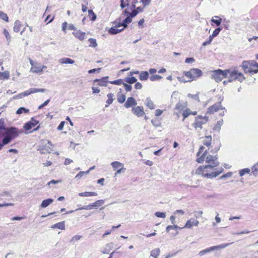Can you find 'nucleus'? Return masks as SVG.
Here are the masks:
<instances>
[{
	"mask_svg": "<svg viewBox=\"0 0 258 258\" xmlns=\"http://www.w3.org/2000/svg\"><path fill=\"white\" fill-rule=\"evenodd\" d=\"M217 166H213L206 165L205 166H200L196 170V173L201 174L207 178H212L217 177L222 171V168H215Z\"/></svg>",
	"mask_w": 258,
	"mask_h": 258,
	"instance_id": "obj_1",
	"label": "nucleus"
},
{
	"mask_svg": "<svg viewBox=\"0 0 258 258\" xmlns=\"http://www.w3.org/2000/svg\"><path fill=\"white\" fill-rule=\"evenodd\" d=\"M1 135L4 136V138L1 143L4 146L10 143L13 139L18 137L19 132L18 129L15 127H11L9 129H6L5 127L2 126H0Z\"/></svg>",
	"mask_w": 258,
	"mask_h": 258,
	"instance_id": "obj_2",
	"label": "nucleus"
},
{
	"mask_svg": "<svg viewBox=\"0 0 258 258\" xmlns=\"http://www.w3.org/2000/svg\"><path fill=\"white\" fill-rule=\"evenodd\" d=\"M227 78H228V82H231L237 80L240 82H242L245 78L243 74L239 72L237 68H232L226 70Z\"/></svg>",
	"mask_w": 258,
	"mask_h": 258,
	"instance_id": "obj_3",
	"label": "nucleus"
},
{
	"mask_svg": "<svg viewBox=\"0 0 258 258\" xmlns=\"http://www.w3.org/2000/svg\"><path fill=\"white\" fill-rule=\"evenodd\" d=\"M184 75L189 80L187 81H183V82H191L195 80L197 78H199L201 77L202 74V71L199 69L196 68L191 69L189 71H185L183 72Z\"/></svg>",
	"mask_w": 258,
	"mask_h": 258,
	"instance_id": "obj_4",
	"label": "nucleus"
},
{
	"mask_svg": "<svg viewBox=\"0 0 258 258\" xmlns=\"http://www.w3.org/2000/svg\"><path fill=\"white\" fill-rule=\"evenodd\" d=\"M29 62L31 65L30 72L33 73L41 74L43 72L44 70L47 68L46 66L43 65L40 62L34 61L31 58H29Z\"/></svg>",
	"mask_w": 258,
	"mask_h": 258,
	"instance_id": "obj_5",
	"label": "nucleus"
},
{
	"mask_svg": "<svg viewBox=\"0 0 258 258\" xmlns=\"http://www.w3.org/2000/svg\"><path fill=\"white\" fill-rule=\"evenodd\" d=\"M232 243H233V242H232L231 243H223V244H220L218 245L211 246L210 247L206 248L204 250L200 251L199 252V255L200 256H203L204 255L212 251L224 249V248L227 247V246H228L229 245H230Z\"/></svg>",
	"mask_w": 258,
	"mask_h": 258,
	"instance_id": "obj_6",
	"label": "nucleus"
},
{
	"mask_svg": "<svg viewBox=\"0 0 258 258\" xmlns=\"http://www.w3.org/2000/svg\"><path fill=\"white\" fill-rule=\"evenodd\" d=\"M226 78H227L226 70L222 71L220 69H218L212 72V78L217 82H220L223 79Z\"/></svg>",
	"mask_w": 258,
	"mask_h": 258,
	"instance_id": "obj_7",
	"label": "nucleus"
},
{
	"mask_svg": "<svg viewBox=\"0 0 258 258\" xmlns=\"http://www.w3.org/2000/svg\"><path fill=\"white\" fill-rule=\"evenodd\" d=\"M208 120L207 116H198L195 118V122L192 124V126L196 130L198 128L202 129V125L205 124Z\"/></svg>",
	"mask_w": 258,
	"mask_h": 258,
	"instance_id": "obj_8",
	"label": "nucleus"
},
{
	"mask_svg": "<svg viewBox=\"0 0 258 258\" xmlns=\"http://www.w3.org/2000/svg\"><path fill=\"white\" fill-rule=\"evenodd\" d=\"M242 67L244 72L247 73L250 69L258 68V63L254 60L244 61L242 62Z\"/></svg>",
	"mask_w": 258,
	"mask_h": 258,
	"instance_id": "obj_9",
	"label": "nucleus"
},
{
	"mask_svg": "<svg viewBox=\"0 0 258 258\" xmlns=\"http://www.w3.org/2000/svg\"><path fill=\"white\" fill-rule=\"evenodd\" d=\"M217 159V155H215L214 156L209 155L206 157V162L207 163V165H210L213 166H218L219 165V163Z\"/></svg>",
	"mask_w": 258,
	"mask_h": 258,
	"instance_id": "obj_10",
	"label": "nucleus"
},
{
	"mask_svg": "<svg viewBox=\"0 0 258 258\" xmlns=\"http://www.w3.org/2000/svg\"><path fill=\"white\" fill-rule=\"evenodd\" d=\"M118 22L117 20L112 22L114 26L108 30V33L109 34L112 35L116 34L124 30V28L118 26Z\"/></svg>",
	"mask_w": 258,
	"mask_h": 258,
	"instance_id": "obj_11",
	"label": "nucleus"
},
{
	"mask_svg": "<svg viewBox=\"0 0 258 258\" xmlns=\"http://www.w3.org/2000/svg\"><path fill=\"white\" fill-rule=\"evenodd\" d=\"M45 91V89H38L35 88H31L24 92L20 93V96H27L31 94L37 93V92H44Z\"/></svg>",
	"mask_w": 258,
	"mask_h": 258,
	"instance_id": "obj_12",
	"label": "nucleus"
},
{
	"mask_svg": "<svg viewBox=\"0 0 258 258\" xmlns=\"http://www.w3.org/2000/svg\"><path fill=\"white\" fill-rule=\"evenodd\" d=\"M220 108L221 109H224L225 108H222L221 106V102L216 103L212 106L209 107L208 108L207 113L212 114L217 112Z\"/></svg>",
	"mask_w": 258,
	"mask_h": 258,
	"instance_id": "obj_13",
	"label": "nucleus"
},
{
	"mask_svg": "<svg viewBox=\"0 0 258 258\" xmlns=\"http://www.w3.org/2000/svg\"><path fill=\"white\" fill-rule=\"evenodd\" d=\"M133 113L138 117H142L145 115V113L144 110V107L143 106H135L133 107L132 109Z\"/></svg>",
	"mask_w": 258,
	"mask_h": 258,
	"instance_id": "obj_14",
	"label": "nucleus"
},
{
	"mask_svg": "<svg viewBox=\"0 0 258 258\" xmlns=\"http://www.w3.org/2000/svg\"><path fill=\"white\" fill-rule=\"evenodd\" d=\"M39 123L38 121L36 120L34 117H32L31 120L25 124L24 128L26 130H30L33 127Z\"/></svg>",
	"mask_w": 258,
	"mask_h": 258,
	"instance_id": "obj_15",
	"label": "nucleus"
},
{
	"mask_svg": "<svg viewBox=\"0 0 258 258\" xmlns=\"http://www.w3.org/2000/svg\"><path fill=\"white\" fill-rule=\"evenodd\" d=\"M137 104V103L133 97H128L126 101L124 104V106L126 108H128L130 107L135 106Z\"/></svg>",
	"mask_w": 258,
	"mask_h": 258,
	"instance_id": "obj_16",
	"label": "nucleus"
},
{
	"mask_svg": "<svg viewBox=\"0 0 258 258\" xmlns=\"http://www.w3.org/2000/svg\"><path fill=\"white\" fill-rule=\"evenodd\" d=\"M132 21V18L128 16L126 18L122 21V23L120 22V19H119V21L118 23V26L122 27L124 28H126L127 26V24L131 23Z\"/></svg>",
	"mask_w": 258,
	"mask_h": 258,
	"instance_id": "obj_17",
	"label": "nucleus"
},
{
	"mask_svg": "<svg viewBox=\"0 0 258 258\" xmlns=\"http://www.w3.org/2000/svg\"><path fill=\"white\" fill-rule=\"evenodd\" d=\"M199 223V221L191 218L186 222L184 228H190L192 226H197Z\"/></svg>",
	"mask_w": 258,
	"mask_h": 258,
	"instance_id": "obj_18",
	"label": "nucleus"
},
{
	"mask_svg": "<svg viewBox=\"0 0 258 258\" xmlns=\"http://www.w3.org/2000/svg\"><path fill=\"white\" fill-rule=\"evenodd\" d=\"M73 35L80 40H83L85 39L86 33L81 32L80 30H77L73 32Z\"/></svg>",
	"mask_w": 258,
	"mask_h": 258,
	"instance_id": "obj_19",
	"label": "nucleus"
},
{
	"mask_svg": "<svg viewBox=\"0 0 258 258\" xmlns=\"http://www.w3.org/2000/svg\"><path fill=\"white\" fill-rule=\"evenodd\" d=\"M108 78V77H105L102 78L101 79H96L94 80V82H97V85L100 86H106L107 83V79Z\"/></svg>",
	"mask_w": 258,
	"mask_h": 258,
	"instance_id": "obj_20",
	"label": "nucleus"
},
{
	"mask_svg": "<svg viewBox=\"0 0 258 258\" xmlns=\"http://www.w3.org/2000/svg\"><path fill=\"white\" fill-rule=\"evenodd\" d=\"M104 203H105L104 200H99L92 204H89V206H90V209L91 210L93 208H96L98 207H100V206L103 205L104 204Z\"/></svg>",
	"mask_w": 258,
	"mask_h": 258,
	"instance_id": "obj_21",
	"label": "nucleus"
},
{
	"mask_svg": "<svg viewBox=\"0 0 258 258\" xmlns=\"http://www.w3.org/2000/svg\"><path fill=\"white\" fill-rule=\"evenodd\" d=\"M51 228L55 229L57 228L60 230H64L65 229V224L64 221H62L60 222H58L56 223L51 226Z\"/></svg>",
	"mask_w": 258,
	"mask_h": 258,
	"instance_id": "obj_22",
	"label": "nucleus"
},
{
	"mask_svg": "<svg viewBox=\"0 0 258 258\" xmlns=\"http://www.w3.org/2000/svg\"><path fill=\"white\" fill-rule=\"evenodd\" d=\"M58 62L62 64H73L75 62L74 60L68 57L61 58L58 60Z\"/></svg>",
	"mask_w": 258,
	"mask_h": 258,
	"instance_id": "obj_23",
	"label": "nucleus"
},
{
	"mask_svg": "<svg viewBox=\"0 0 258 258\" xmlns=\"http://www.w3.org/2000/svg\"><path fill=\"white\" fill-rule=\"evenodd\" d=\"M111 165L114 170H116L119 169V168L124 167V164L118 162V161H114L111 163Z\"/></svg>",
	"mask_w": 258,
	"mask_h": 258,
	"instance_id": "obj_24",
	"label": "nucleus"
},
{
	"mask_svg": "<svg viewBox=\"0 0 258 258\" xmlns=\"http://www.w3.org/2000/svg\"><path fill=\"white\" fill-rule=\"evenodd\" d=\"M121 89H120V92L117 94V101L119 103H123L125 100V95L121 93Z\"/></svg>",
	"mask_w": 258,
	"mask_h": 258,
	"instance_id": "obj_25",
	"label": "nucleus"
},
{
	"mask_svg": "<svg viewBox=\"0 0 258 258\" xmlns=\"http://www.w3.org/2000/svg\"><path fill=\"white\" fill-rule=\"evenodd\" d=\"M53 200L50 198L44 200L42 201L40 205V207L42 208H45L48 206L50 204H51L53 202Z\"/></svg>",
	"mask_w": 258,
	"mask_h": 258,
	"instance_id": "obj_26",
	"label": "nucleus"
},
{
	"mask_svg": "<svg viewBox=\"0 0 258 258\" xmlns=\"http://www.w3.org/2000/svg\"><path fill=\"white\" fill-rule=\"evenodd\" d=\"M145 104L150 109H154L155 108V105L150 98H147L146 99Z\"/></svg>",
	"mask_w": 258,
	"mask_h": 258,
	"instance_id": "obj_27",
	"label": "nucleus"
},
{
	"mask_svg": "<svg viewBox=\"0 0 258 258\" xmlns=\"http://www.w3.org/2000/svg\"><path fill=\"white\" fill-rule=\"evenodd\" d=\"M107 97L108 98V99L106 100V104L105 105V107H107L109 105L112 103L114 99V94L113 93H109L107 95Z\"/></svg>",
	"mask_w": 258,
	"mask_h": 258,
	"instance_id": "obj_28",
	"label": "nucleus"
},
{
	"mask_svg": "<svg viewBox=\"0 0 258 258\" xmlns=\"http://www.w3.org/2000/svg\"><path fill=\"white\" fill-rule=\"evenodd\" d=\"M211 22L216 24L217 26H219L222 22V19L218 16H215L211 19Z\"/></svg>",
	"mask_w": 258,
	"mask_h": 258,
	"instance_id": "obj_29",
	"label": "nucleus"
},
{
	"mask_svg": "<svg viewBox=\"0 0 258 258\" xmlns=\"http://www.w3.org/2000/svg\"><path fill=\"white\" fill-rule=\"evenodd\" d=\"M79 196L80 197H90V196H96L97 194L96 192L85 191L83 192H80Z\"/></svg>",
	"mask_w": 258,
	"mask_h": 258,
	"instance_id": "obj_30",
	"label": "nucleus"
},
{
	"mask_svg": "<svg viewBox=\"0 0 258 258\" xmlns=\"http://www.w3.org/2000/svg\"><path fill=\"white\" fill-rule=\"evenodd\" d=\"M149 77V73L147 71L141 72L140 74L139 79L141 81L147 80Z\"/></svg>",
	"mask_w": 258,
	"mask_h": 258,
	"instance_id": "obj_31",
	"label": "nucleus"
},
{
	"mask_svg": "<svg viewBox=\"0 0 258 258\" xmlns=\"http://www.w3.org/2000/svg\"><path fill=\"white\" fill-rule=\"evenodd\" d=\"M212 137L211 136H206L204 141L203 144L208 147H209L211 145Z\"/></svg>",
	"mask_w": 258,
	"mask_h": 258,
	"instance_id": "obj_32",
	"label": "nucleus"
},
{
	"mask_svg": "<svg viewBox=\"0 0 258 258\" xmlns=\"http://www.w3.org/2000/svg\"><path fill=\"white\" fill-rule=\"evenodd\" d=\"M113 244L112 242L106 244L103 251H102L103 253H108L113 248Z\"/></svg>",
	"mask_w": 258,
	"mask_h": 258,
	"instance_id": "obj_33",
	"label": "nucleus"
},
{
	"mask_svg": "<svg viewBox=\"0 0 258 258\" xmlns=\"http://www.w3.org/2000/svg\"><path fill=\"white\" fill-rule=\"evenodd\" d=\"M197 113V111L192 112L190 111L189 109H187L184 110L183 112L182 115L183 116L184 120L185 118L187 117L190 114L196 115Z\"/></svg>",
	"mask_w": 258,
	"mask_h": 258,
	"instance_id": "obj_34",
	"label": "nucleus"
},
{
	"mask_svg": "<svg viewBox=\"0 0 258 258\" xmlns=\"http://www.w3.org/2000/svg\"><path fill=\"white\" fill-rule=\"evenodd\" d=\"M160 250L159 248H155L151 251L150 255L154 258H158L160 254Z\"/></svg>",
	"mask_w": 258,
	"mask_h": 258,
	"instance_id": "obj_35",
	"label": "nucleus"
},
{
	"mask_svg": "<svg viewBox=\"0 0 258 258\" xmlns=\"http://www.w3.org/2000/svg\"><path fill=\"white\" fill-rule=\"evenodd\" d=\"M21 26V22L19 20H16L14 24V28H13L14 31L15 32H19L20 30Z\"/></svg>",
	"mask_w": 258,
	"mask_h": 258,
	"instance_id": "obj_36",
	"label": "nucleus"
},
{
	"mask_svg": "<svg viewBox=\"0 0 258 258\" xmlns=\"http://www.w3.org/2000/svg\"><path fill=\"white\" fill-rule=\"evenodd\" d=\"M83 236L80 235H75L73 236L70 240V242L72 243H75L76 242L80 240L82 238Z\"/></svg>",
	"mask_w": 258,
	"mask_h": 258,
	"instance_id": "obj_37",
	"label": "nucleus"
},
{
	"mask_svg": "<svg viewBox=\"0 0 258 258\" xmlns=\"http://www.w3.org/2000/svg\"><path fill=\"white\" fill-rule=\"evenodd\" d=\"M10 77V74L8 71H5L2 73H0V79H8Z\"/></svg>",
	"mask_w": 258,
	"mask_h": 258,
	"instance_id": "obj_38",
	"label": "nucleus"
},
{
	"mask_svg": "<svg viewBox=\"0 0 258 258\" xmlns=\"http://www.w3.org/2000/svg\"><path fill=\"white\" fill-rule=\"evenodd\" d=\"M124 81L128 84H132L136 83L137 81V80L135 77H132L125 78Z\"/></svg>",
	"mask_w": 258,
	"mask_h": 258,
	"instance_id": "obj_39",
	"label": "nucleus"
},
{
	"mask_svg": "<svg viewBox=\"0 0 258 258\" xmlns=\"http://www.w3.org/2000/svg\"><path fill=\"white\" fill-rule=\"evenodd\" d=\"M88 41L90 43V44L89 45V47H96L97 46V43L96 42V40L94 38H89L88 39Z\"/></svg>",
	"mask_w": 258,
	"mask_h": 258,
	"instance_id": "obj_40",
	"label": "nucleus"
},
{
	"mask_svg": "<svg viewBox=\"0 0 258 258\" xmlns=\"http://www.w3.org/2000/svg\"><path fill=\"white\" fill-rule=\"evenodd\" d=\"M29 110L28 109H26L25 107H22L19 108L16 111V113L17 114H21L23 113H28L29 112Z\"/></svg>",
	"mask_w": 258,
	"mask_h": 258,
	"instance_id": "obj_41",
	"label": "nucleus"
},
{
	"mask_svg": "<svg viewBox=\"0 0 258 258\" xmlns=\"http://www.w3.org/2000/svg\"><path fill=\"white\" fill-rule=\"evenodd\" d=\"M182 228L179 227L177 225H175L174 224L173 225H168L167 226L166 228V231L167 232H169L170 230L171 229H181Z\"/></svg>",
	"mask_w": 258,
	"mask_h": 258,
	"instance_id": "obj_42",
	"label": "nucleus"
},
{
	"mask_svg": "<svg viewBox=\"0 0 258 258\" xmlns=\"http://www.w3.org/2000/svg\"><path fill=\"white\" fill-rule=\"evenodd\" d=\"M223 120H220L217 121L215 126L214 127V130L217 131H219L221 129V126L223 124Z\"/></svg>",
	"mask_w": 258,
	"mask_h": 258,
	"instance_id": "obj_43",
	"label": "nucleus"
},
{
	"mask_svg": "<svg viewBox=\"0 0 258 258\" xmlns=\"http://www.w3.org/2000/svg\"><path fill=\"white\" fill-rule=\"evenodd\" d=\"M109 83L111 84L117 85H120L121 84H123V83H124L123 82V80L121 79H118L116 80H114V81H109Z\"/></svg>",
	"mask_w": 258,
	"mask_h": 258,
	"instance_id": "obj_44",
	"label": "nucleus"
},
{
	"mask_svg": "<svg viewBox=\"0 0 258 258\" xmlns=\"http://www.w3.org/2000/svg\"><path fill=\"white\" fill-rule=\"evenodd\" d=\"M88 13H89V17L91 20L94 21L96 20V15H95V14L93 12V11L92 10H89Z\"/></svg>",
	"mask_w": 258,
	"mask_h": 258,
	"instance_id": "obj_45",
	"label": "nucleus"
},
{
	"mask_svg": "<svg viewBox=\"0 0 258 258\" xmlns=\"http://www.w3.org/2000/svg\"><path fill=\"white\" fill-rule=\"evenodd\" d=\"M207 153V151L205 150L204 151L203 154L200 157L198 158L197 159V161L198 163H202L204 161V159H205V156H206Z\"/></svg>",
	"mask_w": 258,
	"mask_h": 258,
	"instance_id": "obj_46",
	"label": "nucleus"
},
{
	"mask_svg": "<svg viewBox=\"0 0 258 258\" xmlns=\"http://www.w3.org/2000/svg\"><path fill=\"white\" fill-rule=\"evenodd\" d=\"M221 30L222 29L220 27L217 28L213 31V34L210 36L214 38L215 37L217 36L219 34Z\"/></svg>",
	"mask_w": 258,
	"mask_h": 258,
	"instance_id": "obj_47",
	"label": "nucleus"
},
{
	"mask_svg": "<svg viewBox=\"0 0 258 258\" xmlns=\"http://www.w3.org/2000/svg\"><path fill=\"white\" fill-rule=\"evenodd\" d=\"M0 18L6 22L9 21V18L7 15L2 11H0Z\"/></svg>",
	"mask_w": 258,
	"mask_h": 258,
	"instance_id": "obj_48",
	"label": "nucleus"
},
{
	"mask_svg": "<svg viewBox=\"0 0 258 258\" xmlns=\"http://www.w3.org/2000/svg\"><path fill=\"white\" fill-rule=\"evenodd\" d=\"M162 78V77L158 75H153L150 77V79L151 81H155L156 80H160Z\"/></svg>",
	"mask_w": 258,
	"mask_h": 258,
	"instance_id": "obj_49",
	"label": "nucleus"
},
{
	"mask_svg": "<svg viewBox=\"0 0 258 258\" xmlns=\"http://www.w3.org/2000/svg\"><path fill=\"white\" fill-rule=\"evenodd\" d=\"M252 172L254 175H258V162L253 166Z\"/></svg>",
	"mask_w": 258,
	"mask_h": 258,
	"instance_id": "obj_50",
	"label": "nucleus"
},
{
	"mask_svg": "<svg viewBox=\"0 0 258 258\" xmlns=\"http://www.w3.org/2000/svg\"><path fill=\"white\" fill-rule=\"evenodd\" d=\"M213 39V38L210 35L209 36V38L207 39V40L203 42L202 44V45L203 46H206L210 44H211V42L212 41Z\"/></svg>",
	"mask_w": 258,
	"mask_h": 258,
	"instance_id": "obj_51",
	"label": "nucleus"
},
{
	"mask_svg": "<svg viewBox=\"0 0 258 258\" xmlns=\"http://www.w3.org/2000/svg\"><path fill=\"white\" fill-rule=\"evenodd\" d=\"M250 172V169L249 168H244L243 169L239 171V175L241 176H243L246 173H248Z\"/></svg>",
	"mask_w": 258,
	"mask_h": 258,
	"instance_id": "obj_52",
	"label": "nucleus"
},
{
	"mask_svg": "<svg viewBox=\"0 0 258 258\" xmlns=\"http://www.w3.org/2000/svg\"><path fill=\"white\" fill-rule=\"evenodd\" d=\"M155 215L159 218H165L166 217V214L164 212H157L155 213Z\"/></svg>",
	"mask_w": 258,
	"mask_h": 258,
	"instance_id": "obj_53",
	"label": "nucleus"
},
{
	"mask_svg": "<svg viewBox=\"0 0 258 258\" xmlns=\"http://www.w3.org/2000/svg\"><path fill=\"white\" fill-rule=\"evenodd\" d=\"M4 34L5 35L7 41L9 43L11 41V37L10 35L9 34V32L6 29H4Z\"/></svg>",
	"mask_w": 258,
	"mask_h": 258,
	"instance_id": "obj_54",
	"label": "nucleus"
},
{
	"mask_svg": "<svg viewBox=\"0 0 258 258\" xmlns=\"http://www.w3.org/2000/svg\"><path fill=\"white\" fill-rule=\"evenodd\" d=\"M127 6H128V0H120V7L122 9L124 8Z\"/></svg>",
	"mask_w": 258,
	"mask_h": 258,
	"instance_id": "obj_55",
	"label": "nucleus"
},
{
	"mask_svg": "<svg viewBox=\"0 0 258 258\" xmlns=\"http://www.w3.org/2000/svg\"><path fill=\"white\" fill-rule=\"evenodd\" d=\"M187 96L189 97H190V98H192L194 99L195 100H197L199 102H200V98H199V94H195V95H192V94H188Z\"/></svg>",
	"mask_w": 258,
	"mask_h": 258,
	"instance_id": "obj_56",
	"label": "nucleus"
},
{
	"mask_svg": "<svg viewBox=\"0 0 258 258\" xmlns=\"http://www.w3.org/2000/svg\"><path fill=\"white\" fill-rule=\"evenodd\" d=\"M151 1L152 0H140V2L142 3L144 7H146L151 4Z\"/></svg>",
	"mask_w": 258,
	"mask_h": 258,
	"instance_id": "obj_57",
	"label": "nucleus"
},
{
	"mask_svg": "<svg viewBox=\"0 0 258 258\" xmlns=\"http://www.w3.org/2000/svg\"><path fill=\"white\" fill-rule=\"evenodd\" d=\"M151 122L152 124L156 127L160 126V122L157 119H152Z\"/></svg>",
	"mask_w": 258,
	"mask_h": 258,
	"instance_id": "obj_58",
	"label": "nucleus"
},
{
	"mask_svg": "<svg viewBox=\"0 0 258 258\" xmlns=\"http://www.w3.org/2000/svg\"><path fill=\"white\" fill-rule=\"evenodd\" d=\"M184 106L181 103L178 102L177 103L175 108L179 111H181L184 108Z\"/></svg>",
	"mask_w": 258,
	"mask_h": 258,
	"instance_id": "obj_59",
	"label": "nucleus"
},
{
	"mask_svg": "<svg viewBox=\"0 0 258 258\" xmlns=\"http://www.w3.org/2000/svg\"><path fill=\"white\" fill-rule=\"evenodd\" d=\"M116 172L115 173V176H116L117 174L121 173V172H124L125 171V168L124 167H122L119 169L116 170Z\"/></svg>",
	"mask_w": 258,
	"mask_h": 258,
	"instance_id": "obj_60",
	"label": "nucleus"
},
{
	"mask_svg": "<svg viewBox=\"0 0 258 258\" xmlns=\"http://www.w3.org/2000/svg\"><path fill=\"white\" fill-rule=\"evenodd\" d=\"M123 86L124 87L125 90L127 91H131L132 89V87L131 85H128L126 83H123Z\"/></svg>",
	"mask_w": 258,
	"mask_h": 258,
	"instance_id": "obj_61",
	"label": "nucleus"
},
{
	"mask_svg": "<svg viewBox=\"0 0 258 258\" xmlns=\"http://www.w3.org/2000/svg\"><path fill=\"white\" fill-rule=\"evenodd\" d=\"M138 11H136L135 9L132 10V12H130V15L129 16L132 18L135 17L136 16L138 15Z\"/></svg>",
	"mask_w": 258,
	"mask_h": 258,
	"instance_id": "obj_62",
	"label": "nucleus"
},
{
	"mask_svg": "<svg viewBox=\"0 0 258 258\" xmlns=\"http://www.w3.org/2000/svg\"><path fill=\"white\" fill-rule=\"evenodd\" d=\"M86 174V171H80L79 172L76 176V178H81L84 175Z\"/></svg>",
	"mask_w": 258,
	"mask_h": 258,
	"instance_id": "obj_63",
	"label": "nucleus"
},
{
	"mask_svg": "<svg viewBox=\"0 0 258 258\" xmlns=\"http://www.w3.org/2000/svg\"><path fill=\"white\" fill-rule=\"evenodd\" d=\"M195 61L193 57H187L185 60V62L187 63H192Z\"/></svg>",
	"mask_w": 258,
	"mask_h": 258,
	"instance_id": "obj_64",
	"label": "nucleus"
}]
</instances>
